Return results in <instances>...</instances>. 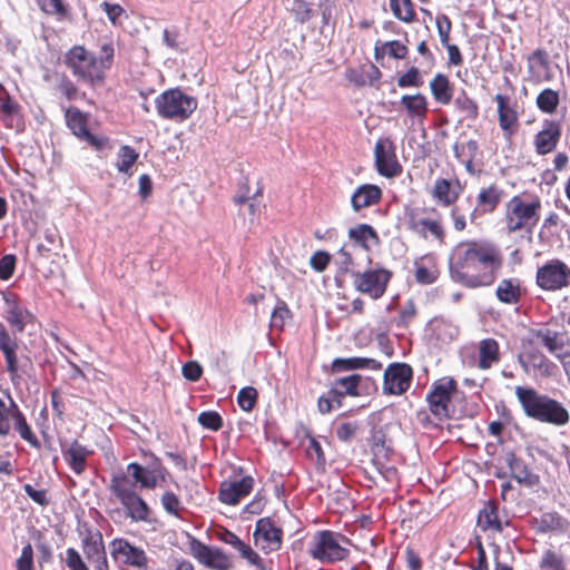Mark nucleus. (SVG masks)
Returning a JSON list of instances; mask_svg holds the SVG:
<instances>
[{"label": "nucleus", "mask_w": 570, "mask_h": 570, "mask_svg": "<svg viewBox=\"0 0 570 570\" xmlns=\"http://www.w3.org/2000/svg\"><path fill=\"white\" fill-rule=\"evenodd\" d=\"M452 278L464 286L475 288L489 286L501 267L499 250L487 242H461L451 253Z\"/></svg>", "instance_id": "1"}, {"label": "nucleus", "mask_w": 570, "mask_h": 570, "mask_svg": "<svg viewBox=\"0 0 570 570\" xmlns=\"http://www.w3.org/2000/svg\"><path fill=\"white\" fill-rule=\"evenodd\" d=\"M165 468L159 463L142 466L132 462L127 465V475L117 474L111 478L109 490L120 501L132 521H147L150 510L136 492L135 484L141 489H155L160 481L165 480Z\"/></svg>", "instance_id": "2"}, {"label": "nucleus", "mask_w": 570, "mask_h": 570, "mask_svg": "<svg viewBox=\"0 0 570 570\" xmlns=\"http://www.w3.org/2000/svg\"><path fill=\"white\" fill-rule=\"evenodd\" d=\"M514 392L528 417L556 426L569 423L570 414L559 401L532 387L515 386Z\"/></svg>", "instance_id": "3"}, {"label": "nucleus", "mask_w": 570, "mask_h": 570, "mask_svg": "<svg viewBox=\"0 0 570 570\" xmlns=\"http://www.w3.org/2000/svg\"><path fill=\"white\" fill-rule=\"evenodd\" d=\"M112 58L114 47L111 43L102 45L99 58L85 47L75 46L68 51L66 63L76 76L85 81L95 83L104 79V72L110 67Z\"/></svg>", "instance_id": "4"}, {"label": "nucleus", "mask_w": 570, "mask_h": 570, "mask_svg": "<svg viewBox=\"0 0 570 570\" xmlns=\"http://www.w3.org/2000/svg\"><path fill=\"white\" fill-rule=\"evenodd\" d=\"M155 104L161 118L178 121L189 118L197 108V100L180 89L166 90L156 98Z\"/></svg>", "instance_id": "5"}, {"label": "nucleus", "mask_w": 570, "mask_h": 570, "mask_svg": "<svg viewBox=\"0 0 570 570\" xmlns=\"http://www.w3.org/2000/svg\"><path fill=\"white\" fill-rule=\"evenodd\" d=\"M540 202L524 203L520 197H513L507 205V228L510 233L525 229L531 232L539 220Z\"/></svg>", "instance_id": "6"}, {"label": "nucleus", "mask_w": 570, "mask_h": 570, "mask_svg": "<svg viewBox=\"0 0 570 570\" xmlns=\"http://www.w3.org/2000/svg\"><path fill=\"white\" fill-rule=\"evenodd\" d=\"M348 540L331 531L317 532L309 549L312 557L322 562H335L345 559L348 550L343 546Z\"/></svg>", "instance_id": "7"}, {"label": "nucleus", "mask_w": 570, "mask_h": 570, "mask_svg": "<svg viewBox=\"0 0 570 570\" xmlns=\"http://www.w3.org/2000/svg\"><path fill=\"white\" fill-rule=\"evenodd\" d=\"M537 284L544 291H560L570 286V267L560 259H552L538 268Z\"/></svg>", "instance_id": "8"}, {"label": "nucleus", "mask_w": 570, "mask_h": 570, "mask_svg": "<svg viewBox=\"0 0 570 570\" xmlns=\"http://www.w3.org/2000/svg\"><path fill=\"white\" fill-rule=\"evenodd\" d=\"M109 551L120 566H128L137 569H146L148 566V557L140 547L131 544L122 538L114 539L109 544Z\"/></svg>", "instance_id": "9"}, {"label": "nucleus", "mask_w": 570, "mask_h": 570, "mask_svg": "<svg viewBox=\"0 0 570 570\" xmlns=\"http://www.w3.org/2000/svg\"><path fill=\"white\" fill-rule=\"evenodd\" d=\"M391 273L384 268L367 269L353 275V284L355 288L371 296L373 299L382 297L386 291Z\"/></svg>", "instance_id": "10"}, {"label": "nucleus", "mask_w": 570, "mask_h": 570, "mask_svg": "<svg viewBox=\"0 0 570 570\" xmlns=\"http://www.w3.org/2000/svg\"><path fill=\"white\" fill-rule=\"evenodd\" d=\"M532 338L544 346L566 367L570 358V342L566 333L557 332L548 327L533 330Z\"/></svg>", "instance_id": "11"}, {"label": "nucleus", "mask_w": 570, "mask_h": 570, "mask_svg": "<svg viewBox=\"0 0 570 570\" xmlns=\"http://www.w3.org/2000/svg\"><path fill=\"white\" fill-rule=\"evenodd\" d=\"M456 391V383L453 379L443 377L433 384L428 395L430 411L438 419L449 417L450 403Z\"/></svg>", "instance_id": "12"}, {"label": "nucleus", "mask_w": 570, "mask_h": 570, "mask_svg": "<svg viewBox=\"0 0 570 570\" xmlns=\"http://www.w3.org/2000/svg\"><path fill=\"white\" fill-rule=\"evenodd\" d=\"M189 552L199 563L213 570H229L233 566L230 557L222 549L206 546L196 539L190 540Z\"/></svg>", "instance_id": "13"}, {"label": "nucleus", "mask_w": 570, "mask_h": 570, "mask_svg": "<svg viewBox=\"0 0 570 570\" xmlns=\"http://www.w3.org/2000/svg\"><path fill=\"white\" fill-rule=\"evenodd\" d=\"M375 166L381 176L393 178L402 173L397 161L395 146L390 138H381L374 147Z\"/></svg>", "instance_id": "14"}, {"label": "nucleus", "mask_w": 570, "mask_h": 570, "mask_svg": "<svg viewBox=\"0 0 570 570\" xmlns=\"http://www.w3.org/2000/svg\"><path fill=\"white\" fill-rule=\"evenodd\" d=\"M412 367L405 363H392L384 372L383 393L386 395H402L412 382Z\"/></svg>", "instance_id": "15"}, {"label": "nucleus", "mask_w": 570, "mask_h": 570, "mask_svg": "<svg viewBox=\"0 0 570 570\" xmlns=\"http://www.w3.org/2000/svg\"><path fill=\"white\" fill-rule=\"evenodd\" d=\"M407 226L412 233L424 239H428L429 236H431L440 244L444 243L445 230L440 216L432 218L428 216H419L412 212L409 215Z\"/></svg>", "instance_id": "16"}, {"label": "nucleus", "mask_w": 570, "mask_h": 570, "mask_svg": "<svg viewBox=\"0 0 570 570\" xmlns=\"http://www.w3.org/2000/svg\"><path fill=\"white\" fill-rule=\"evenodd\" d=\"M256 547L265 552L276 551L282 544V530L273 524L268 518L259 519L254 531Z\"/></svg>", "instance_id": "17"}, {"label": "nucleus", "mask_w": 570, "mask_h": 570, "mask_svg": "<svg viewBox=\"0 0 570 570\" xmlns=\"http://www.w3.org/2000/svg\"><path fill=\"white\" fill-rule=\"evenodd\" d=\"M3 301L7 322L17 333H22L26 325L32 321V314L20 304L17 295L13 293L4 294Z\"/></svg>", "instance_id": "18"}, {"label": "nucleus", "mask_w": 570, "mask_h": 570, "mask_svg": "<svg viewBox=\"0 0 570 570\" xmlns=\"http://www.w3.org/2000/svg\"><path fill=\"white\" fill-rule=\"evenodd\" d=\"M0 119L7 128L20 130L23 126L21 106L0 83Z\"/></svg>", "instance_id": "19"}, {"label": "nucleus", "mask_w": 570, "mask_h": 570, "mask_svg": "<svg viewBox=\"0 0 570 570\" xmlns=\"http://www.w3.org/2000/svg\"><path fill=\"white\" fill-rule=\"evenodd\" d=\"M82 551L88 566H91L95 570H108L106 550L99 532L83 539Z\"/></svg>", "instance_id": "20"}, {"label": "nucleus", "mask_w": 570, "mask_h": 570, "mask_svg": "<svg viewBox=\"0 0 570 570\" xmlns=\"http://www.w3.org/2000/svg\"><path fill=\"white\" fill-rule=\"evenodd\" d=\"M66 117L69 128L77 137L88 141L96 149H102L106 147L108 142L107 138L97 137L89 132L87 129L86 116L82 112L78 109H69Z\"/></svg>", "instance_id": "21"}, {"label": "nucleus", "mask_w": 570, "mask_h": 570, "mask_svg": "<svg viewBox=\"0 0 570 570\" xmlns=\"http://www.w3.org/2000/svg\"><path fill=\"white\" fill-rule=\"evenodd\" d=\"M254 487L252 476H244L238 481L223 482L219 489V500L229 505H236L243 498L247 497Z\"/></svg>", "instance_id": "22"}, {"label": "nucleus", "mask_w": 570, "mask_h": 570, "mask_svg": "<svg viewBox=\"0 0 570 570\" xmlns=\"http://www.w3.org/2000/svg\"><path fill=\"white\" fill-rule=\"evenodd\" d=\"M561 136V129L559 124L554 121H546L541 131L534 137L535 151L539 155H546L551 153Z\"/></svg>", "instance_id": "23"}, {"label": "nucleus", "mask_w": 570, "mask_h": 570, "mask_svg": "<svg viewBox=\"0 0 570 570\" xmlns=\"http://www.w3.org/2000/svg\"><path fill=\"white\" fill-rule=\"evenodd\" d=\"M461 191L462 186L459 180L438 178L433 186L432 196L443 206H451L456 202Z\"/></svg>", "instance_id": "24"}, {"label": "nucleus", "mask_w": 570, "mask_h": 570, "mask_svg": "<svg viewBox=\"0 0 570 570\" xmlns=\"http://www.w3.org/2000/svg\"><path fill=\"white\" fill-rule=\"evenodd\" d=\"M18 342L11 337L6 327L0 324V351L2 352L7 371L10 373L11 380L18 376V357H17Z\"/></svg>", "instance_id": "25"}, {"label": "nucleus", "mask_w": 570, "mask_h": 570, "mask_svg": "<svg viewBox=\"0 0 570 570\" xmlns=\"http://www.w3.org/2000/svg\"><path fill=\"white\" fill-rule=\"evenodd\" d=\"M382 198V190L379 186L365 184L356 188L351 203L355 212L377 204Z\"/></svg>", "instance_id": "26"}, {"label": "nucleus", "mask_w": 570, "mask_h": 570, "mask_svg": "<svg viewBox=\"0 0 570 570\" xmlns=\"http://www.w3.org/2000/svg\"><path fill=\"white\" fill-rule=\"evenodd\" d=\"M62 453L70 469L75 473L81 474L86 470L87 458L91 451L78 441H72L66 450L62 449Z\"/></svg>", "instance_id": "27"}, {"label": "nucleus", "mask_w": 570, "mask_h": 570, "mask_svg": "<svg viewBox=\"0 0 570 570\" xmlns=\"http://www.w3.org/2000/svg\"><path fill=\"white\" fill-rule=\"evenodd\" d=\"M494 99L498 104L499 125L501 129L510 136L514 131L518 114L513 107L510 106L507 96L498 94Z\"/></svg>", "instance_id": "28"}, {"label": "nucleus", "mask_w": 570, "mask_h": 570, "mask_svg": "<svg viewBox=\"0 0 570 570\" xmlns=\"http://www.w3.org/2000/svg\"><path fill=\"white\" fill-rule=\"evenodd\" d=\"M500 198L501 191L497 187L490 186L488 188L482 189L478 195L476 207L471 213L470 220L474 222L479 213L493 212L497 205L499 204Z\"/></svg>", "instance_id": "29"}, {"label": "nucleus", "mask_w": 570, "mask_h": 570, "mask_svg": "<svg viewBox=\"0 0 570 570\" xmlns=\"http://www.w3.org/2000/svg\"><path fill=\"white\" fill-rule=\"evenodd\" d=\"M400 102L412 119L423 120L426 117L429 109L428 99L424 95H403Z\"/></svg>", "instance_id": "30"}, {"label": "nucleus", "mask_w": 570, "mask_h": 570, "mask_svg": "<svg viewBox=\"0 0 570 570\" xmlns=\"http://www.w3.org/2000/svg\"><path fill=\"white\" fill-rule=\"evenodd\" d=\"M430 89L434 100L441 105H449L453 98V85L443 73H436L430 81Z\"/></svg>", "instance_id": "31"}, {"label": "nucleus", "mask_w": 570, "mask_h": 570, "mask_svg": "<svg viewBox=\"0 0 570 570\" xmlns=\"http://www.w3.org/2000/svg\"><path fill=\"white\" fill-rule=\"evenodd\" d=\"M497 298L504 304H518L521 297L520 282L517 278L502 279L495 289Z\"/></svg>", "instance_id": "32"}, {"label": "nucleus", "mask_w": 570, "mask_h": 570, "mask_svg": "<svg viewBox=\"0 0 570 570\" xmlns=\"http://www.w3.org/2000/svg\"><path fill=\"white\" fill-rule=\"evenodd\" d=\"M362 380V376L360 374H352L345 377L337 379L333 383V387L330 390V394L333 397H340L342 401V397L345 395L350 396H357L358 393V385Z\"/></svg>", "instance_id": "33"}, {"label": "nucleus", "mask_w": 570, "mask_h": 570, "mask_svg": "<svg viewBox=\"0 0 570 570\" xmlns=\"http://www.w3.org/2000/svg\"><path fill=\"white\" fill-rule=\"evenodd\" d=\"M333 367L337 371H351L357 368L379 371L382 368V363L371 357H348L334 360Z\"/></svg>", "instance_id": "34"}, {"label": "nucleus", "mask_w": 570, "mask_h": 570, "mask_svg": "<svg viewBox=\"0 0 570 570\" xmlns=\"http://www.w3.org/2000/svg\"><path fill=\"white\" fill-rule=\"evenodd\" d=\"M537 531L539 532H560L569 531V522L558 513L547 512L539 519H535Z\"/></svg>", "instance_id": "35"}, {"label": "nucleus", "mask_w": 570, "mask_h": 570, "mask_svg": "<svg viewBox=\"0 0 570 570\" xmlns=\"http://www.w3.org/2000/svg\"><path fill=\"white\" fill-rule=\"evenodd\" d=\"M348 236L364 249H370L372 246L380 243L377 233L367 224H361L351 228L348 230Z\"/></svg>", "instance_id": "36"}, {"label": "nucleus", "mask_w": 570, "mask_h": 570, "mask_svg": "<svg viewBox=\"0 0 570 570\" xmlns=\"http://www.w3.org/2000/svg\"><path fill=\"white\" fill-rule=\"evenodd\" d=\"M499 361V344L493 338H487L480 342L479 346V367L490 368Z\"/></svg>", "instance_id": "37"}, {"label": "nucleus", "mask_w": 570, "mask_h": 570, "mask_svg": "<svg viewBox=\"0 0 570 570\" xmlns=\"http://www.w3.org/2000/svg\"><path fill=\"white\" fill-rule=\"evenodd\" d=\"M478 527L483 531L492 530L502 531V523L498 519L497 507L492 502H488L479 512Z\"/></svg>", "instance_id": "38"}, {"label": "nucleus", "mask_w": 570, "mask_h": 570, "mask_svg": "<svg viewBox=\"0 0 570 570\" xmlns=\"http://www.w3.org/2000/svg\"><path fill=\"white\" fill-rule=\"evenodd\" d=\"M507 462L509 464L512 478L515 479L519 483L533 485L538 481L537 475L531 473L523 461L518 459L515 455L509 454Z\"/></svg>", "instance_id": "39"}, {"label": "nucleus", "mask_w": 570, "mask_h": 570, "mask_svg": "<svg viewBox=\"0 0 570 570\" xmlns=\"http://www.w3.org/2000/svg\"><path fill=\"white\" fill-rule=\"evenodd\" d=\"M138 159V154L130 146H121L117 154V163L116 167L120 173H124L128 176L132 175V166Z\"/></svg>", "instance_id": "40"}, {"label": "nucleus", "mask_w": 570, "mask_h": 570, "mask_svg": "<svg viewBox=\"0 0 570 570\" xmlns=\"http://www.w3.org/2000/svg\"><path fill=\"white\" fill-rule=\"evenodd\" d=\"M559 105V94L550 88L542 90L537 97L538 108L546 114H553Z\"/></svg>", "instance_id": "41"}, {"label": "nucleus", "mask_w": 570, "mask_h": 570, "mask_svg": "<svg viewBox=\"0 0 570 570\" xmlns=\"http://www.w3.org/2000/svg\"><path fill=\"white\" fill-rule=\"evenodd\" d=\"M390 7L397 19L404 22H411L414 19L411 0H390Z\"/></svg>", "instance_id": "42"}, {"label": "nucleus", "mask_w": 570, "mask_h": 570, "mask_svg": "<svg viewBox=\"0 0 570 570\" xmlns=\"http://www.w3.org/2000/svg\"><path fill=\"white\" fill-rule=\"evenodd\" d=\"M454 105L466 118L475 119L479 115L476 102L464 90L455 98Z\"/></svg>", "instance_id": "43"}, {"label": "nucleus", "mask_w": 570, "mask_h": 570, "mask_svg": "<svg viewBox=\"0 0 570 570\" xmlns=\"http://www.w3.org/2000/svg\"><path fill=\"white\" fill-rule=\"evenodd\" d=\"M257 400V391L252 386L243 387L237 395L238 405L243 411L249 412L254 409Z\"/></svg>", "instance_id": "44"}, {"label": "nucleus", "mask_w": 570, "mask_h": 570, "mask_svg": "<svg viewBox=\"0 0 570 570\" xmlns=\"http://www.w3.org/2000/svg\"><path fill=\"white\" fill-rule=\"evenodd\" d=\"M13 421L20 436L23 440L30 442L31 444H35L37 442V439L33 435L30 426L28 425L24 416L19 410H13Z\"/></svg>", "instance_id": "45"}, {"label": "nucleus", "mask_w": 570, "mask_h": 570, "mask_svg": "<svg viewBox=\"0 0 570 570\" xmlns=\"http://www.w3.org/2000/svg\"><path fill=\"white\" fill-rule=\"evenodd\" d=\"M13 410H18L13 402H11L10 406H6L0 397V435H7L9 433L10 419H13Z\"/></svg>", "instance_id": "46"}, {"label": "nucleus", "mask_w": 570, "mask_h": 570, "mask_svg": "<svg viewBox=\"0 0 570 570\" xmlns=\"http://www.w3.org/2000/svg\"><path fill=\"white\" fill-rule=\"evenodd\" d=\"M540 567L544 570H564V561L561 556L552 550H547L540 561Z\"/></svg>", "instance_id": "47"}, {"label": "nucleus", "mask_w": 570, "mask_h": 570, "mask_svg": "<svg viewBox=\"0 0 570 570\" xmlns=\"http://www.w3.org/2000/svg\"><path fill=\"white\" fill-rule=\"evenodd\" d=\"M63 561L69 570H89L88 563L73 548H68L66 550V557L63 558Z\"/></svg>", "instance_id": "48"}, {"label": "nucleus", "mask_w": 570, "mask_h": 570, "mask_svg": "<svg viewBox=\"0 0 570 570\" xmlns=\"http://www.w3.org/2000/svg\"><path fill=\"white\" fill-rule=\"evenodd\" d=\"M291 317V311L284 303L275 307L271 316V327L273 330H282L286 320Z\"/></svg>", "instance_id": "49"}, {"label": "nucleus", "mask_w": 570, "mask_h": 570, "mask_svg": "<svg viewBox=\"0 0 570 570\" xmlns=\"http://www.w3.org/2000/svg\"><path fill=\"white\" fill-rule=\"evenodd\" d=\"M423 83L422 77L415 67H412L407 72L403 73L397 79L400 88L415 87L419 88Z\"/></svg>", "instance_id": "50"}, {"label": "nucleus", "mask_w": 570, "mask_h": 570, "mask_svg": "<svg viewBox=\"0 0 570 570\" xmlns=\"http://www.w3.org/2000/svg\"><path fill=\"white\" fill-rule=\"evenodd\" d=\"M198 422L200 425L212 431H218L222 428V417L214 411L202 412L198 415Z\"/></svg>", "instance_id": "51"}, {"label": "nucleus", "mask_w": 570, "mask_h": 570, "mask_svg": "<svg viewBox=\"0 0 570 570\" xmlns=\"http://www.w3.org/2000/svg\"><path fill=\"white\" fill-rule=\"evenodd\" d=\"M436 28L438 33L443 46H448L450 40V32L452 28V23L450 19L445 14H441L436 17Z\"/></svg>", "instance_id": "52"}, {"label": "nucleus", "mask_w": 570, "mask_h": 570, "mask_svg": "<svg viewBox=\"0 0 570 570\" xmlns=\"http://www.w3.org/2000/svg\"><path fill=\"white\" fill-rule=\"evenodd\" d=\"M17 570H33V550L30 543L22 548L21 556L17 559Z\"/></svg>", "instance_id": "53"}, {"label": "nucleus", "mask_w": 570, "mask_h": 570, "mask_svg": "<svg viewBox=\"0 0 570 570\" xmlns=\"http://www.w3.org/2000/svg\"><path fill=\"white\" fill-rule=\"evenodd\" d=\"M306 453L311 460L316 462L317 465H320V466L325 465L326 460H325L323 449H322L321 444L315 439L312 438L309 440L308 446L306 449Z\"/></svg>", "instance_id": "54"}, {"label": "nucleus", "mask_w": 570, "mask_h": 570, "mask_svg": "<svg viewBox=\"0 0 570 570\" xmlns=\"http://www.w3.org/2000/svg\"><path fill=\"white\" fill-rule=\"evenodd\" d=\"M161 504L166 512L178 515V512L181 508L180 501L176 494L173 492H165L161 497Z\"/></svg>", "instance_id": "55"}, {"label": "nucleus", "mask_w": 570, "mask_h": 570, "mask_svg": "<svg viewBox=\"0 0 570 570\" xmlns=\"http://www.w3.org/2000/svg\"><path fill=\"white\" fill-rule=\"evenodd\" d=\"M181 372L186 380L196 382L203 374V367L198 362L190 361L183 365Z\"/></svg>", "instance_id": "56"}, {"label": "nucleus", "mask_w": 570, "mask_h": 570, "mask_svg": "<svg viewBox=\"0 0 570 570\" xmlns=\"http://www.w3.org/2000/svg\"><path fill=\"white\" fill-rule=\"evenodd\" d=\"M358 425L355 422L341 423L336 429V435L340 441L348 442L355 435Z\"/></svg>", "instance_id": "57"}, {"label": "nucleus", "mask_w": 570, "mask_h": 570, "mask_svg": "<svg viewBox=\"0 0 570 570\" xmlns=\"http://www.w3.org/2000/svg\"><path fill=\"white\" fill-rule=\"evenodd\" d=\"M16 257L13 255H6L0 259V279H9L14 271Z\"/></svg>", "instance_id": "58"}, {"label": "nucleus", "mask_w": 570, "mask_h": 570, "mask_svg": "<svg viewBox=\"0 0 570 570\" xmlns=\"http://www.w3.org/2000/svg\"><path fill=\"white\" fill-rule=\"evenodd\" d=\"M330 263V255L326 252H316L309 259V264L316 272H323Z\"/></svg>", "instance_id": "59"}, {"label": "nucleus", "mask_w": 570, "mask_h": 570, "mask_svg": "<svg viewBox=\"0 0 570 570\" xmlns=\"http://www.w3.org/2000/svg\"><path fill=\"white\" fill-rule=\"evenodd\" d=\"M40 8L50 14H62L65 8L61 0H38Z\"/></svg>", "instance_id": "60"}, {"label": "nucleus", "mask_w": 570, "mask_h": 570, "mask_svg": "<svg viewBox=\"0 0 570 570\" xmlns=\"http://www.w3.org/2000/svg\"><path fill=\"white\" fill-rule=\"evenodd\" d=\"M384 48L389 56L396 58V59L404 58L407 52L406 47L404 45H402L400 41L386 42Z\"/></svg>", "instance_id": "61"}, {"label": "nucleus", "mask_w": 570, "mask_h": 570, "mask_svg": "<svg viewBox=\"0 0 570 570\" xmlns=\"http://www.w3.org/2000/svg\"><path fill=\"white\" fill-rule=\"evenodd\" d=\"M532 361L533 366L538 368L542 375H551V370L554 365L544 355H533Z\"/></svg>", "instance_id": "62"}, {"label": "nucleus", "mask_w": 570, "mask_h": 570, "mask_svg": "<svg viewBox=\"0 0 570 570\" xmlns=\"http://www.w3.org/2000/svg\"><path fill=\"white\" fill-rule=\"evenodd\" d=\"M101 8L107 14L108 19L116 24L119 17L124 13V9L119 4L102 2Z\"/></svg>", "instance_id": "63"}, {"label": "nucleus", "mask_w": 570, "mask_h": 570, "mask_svg": "<svg viewBox=\"0 0 570 570\" xmlns=\"http://www.w3.org/2000/svg\"><path fill=\"white\" fill-rule=\"evenodd\" d=\"M23 490L28 494V497L31 498L35 502L39 504L47 503V497L45 491L36 490L31 484H24Z\"/></svg>", "instance_id": "64"}]
</instances>
